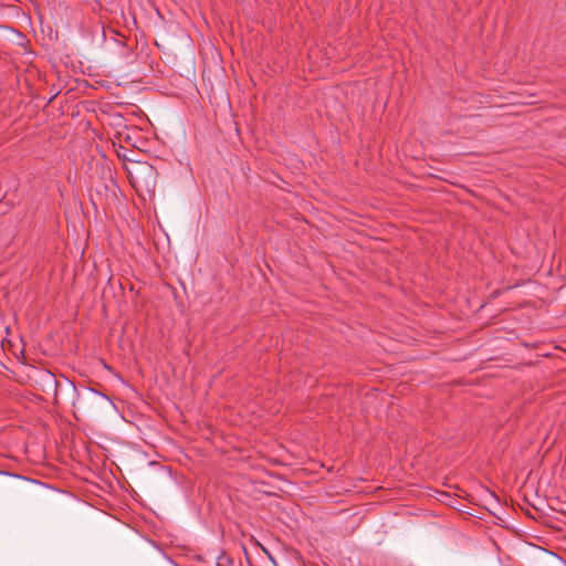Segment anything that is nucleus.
Returning <instances> with one entry per match:
<instances>
[{
	"instance_id": "1",
	"label": "nucleus",
	"mask_w": 566,
	"mask_h": 566,
	"mask_svg": "<svg viewBox=\"0 0 566 566\" xmlns=\"http://www.w3.org/2000/svg\"><path fill=\"white\" fill-rule=\"evenodd\" d=\"M90 394L93 395V396H99L102 397L103 399L105 400H108V397L106 395H102L99 394L98 391L94 390V389H88Z\"/></svg>"
}]
</instances>
